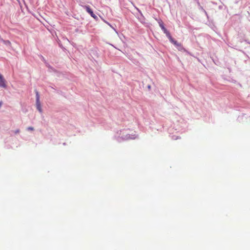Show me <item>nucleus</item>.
I'll return each instance as SVG.
<instances>
[{
    "instance_id": "1",
    "label": "nucleus",
    "mask_w": 250,
    "mask_h": 250,
    "mask_svg": "<svg viewBox=\"0 0 250 250\" xmlns=\"http://www.w3.org/2000/svg\"><path fill=\"white\" fill-rule=\"evenodd\" d=\"M0 86L2 87H6L5 81L2 75L0 74Z\"/></svg>"
},
{
    "instance_id": "2",
    "label": "nucleus",
    "mask_w": 250,
    "mask_h": 250,
    "mask_svg": "<svg viewBox=\"0 0 250 250\" xmlns=\"http://www.w3.org/2000/svg\"><path fill=\"white\" fill-rule=\"evenodd\" d=\"M159 26L161 28V29L163 30L164 32L166 34V36L169 33V32L167 30V29L165 27L164 24L162 22H160L159 23Z\"/></svg>"
},
{
    "instance_id": "3",
    "label": "nucleus",
    "mask_w": 250,
    "mask_h": 250,
    "mask_svg": "<svg viewBox=\"0 0 250 250\" xmlns=\"http://www.w3.org/2000/svg\"><path fill=\"white\" fill-rule=\"evenodd\" d=\"M83 7L85 9V10H86V11L89 14H90L91 13H92L93 12L92 10H91V9L90 8L89 6L88 5H85L83 6Z\"/></svg>"
},
{
    "instance_id": "4",
    "label": "nucleus",
    "mask_w": 250,
    "mask_h": 250,
    "mask_svg": "<svg viewBox=\"0 0 250 250\" xmlns=\"http://www.w3.org/2000/svg\"><path fill=\"white\" fill-rule=\"evenodd\" d=\"M36 106H37V108L38 109V110L40 112H42V108H41V103H40V101H39V102L36 101Z\"/></svg>"
},
{
    "instance_id": "5",
    "label": "nucleus",
    "mask_w": 250,
    "mask_h": 250,
    "mask_svg": "<svg viewBox=\"0 0 250 250\" xmlns=\"http://www.w3.org/2000/svg\"><path fill=\"white\" fill-rule=\"evenodd\" d=\"M167 38L169 39V41H170L171 42L173 43L175 40H174V39L172 38V37L170 35V34L169 33L168 34H167Z\"/></svg>"
},
{
    "instance_id": "6",
    "label": "nucleus",
    "mask_w": 250,
    "mask_h": 250,
    "mask_svg": "<svg viewBox=\"0 0 250 250\" xmlns=\"http://www.w3.org/2000/svg\"><path fill=\"white\" fill-rule=\"evenodd\" d=\"M36 101H40V95L39 94V92L38 91H36Z\"/></svg>"
},
{
    "instance_id": "7",
    "label": "nucleus",
    "mask_w": 250,
    "mask_h": 250,
    "mask_svg": "<svg viewBox=\"0 0 250 250\" xmlns=\"http://www.w3.org/2000/svg\"><path fill=\"white\" fill-rule=\"evenodd\" d=\"M90 15H91V16L92 17H93V18H94V19H96V18H97L96 16L94 14V13H93V12H92V13H91Z\"/></svg>"
},
{
    "instance_id": "8",
    "label": "nucleus",
    "mask_w": 250,
    "mask_h": 250,
    "mask_svg": "<svg viewBox=\"0 0 250 250\" xmlns=\"http://www.w3.org/2000/svg\"><path fill=\"white\" fill-rule=\"evenodd\" d=\"M27 129L29 130H34V128L33 127H28L27 128Z\"/></svg>"
},
{
    "instance_id": "9",
    "label": "nucleus",
    "mask_w": 250,
    "mask_h": 250,
    "mask_svg": "<svg viewBox=\"0 0 250 250\" xmlns=\"http://www.w3.org/2000/svg\"><path fill=\"white\" fill-rule=\"evenodd\" d=\"M173 43L175 45H178V43H177V42L176 41H174V42H173Z\"/></svg>"
},
{
    "instance_id": "10",
    "label": "nucleus",
    "mask_w": 250,
    "mask_h": 250,
    "mask_svg": "<svg viewBox=\"0 0 250 250\" xmlns=\"http://www.w3.org/2000/svg\"><path fill=\"white\" fill-rule=\"evenodd\" d=\"M173 43L175 45H178V43H177V42L176 41H174V42H173Z\"/></svg>"
},
{
    "instance_id": "11",
    "label": "nucleus",
    "mask_w": 250,
    "mask_h": 250,
    "mask_svg": "<svg viewBox=\"0 0 250 250\" xmlns=\"http://www.w3.org/2000/svg\"><path fill=\"white\" fill-rule=\"evenodd\" d=\"M20 132V130L19 129H17L15 131V133H18Z\"/></svg>"
},
{
    "instance_id": "12",
    "label": "nucleus",
    "mask_w": 250,
    "mask_h": 250,
    "mask_svg": "<svg viewBox=\"0 0 250 250\" xmlns=\"http://www.w3.org/2000/svg\"><path fill=\"white\" fill-rule=\"evenodd\" d=\"M10 43L9 41H7V43Z\"/></svg>"
},
{
    "instance_id": "13",
    "label": "nucleus",
    "mask_w": 250,
    "mask_h": 250,
    "mask_svg": "<svg viewBox=\"0 0 250 250\" xmlns=\"http://www.w3.org/2000/svg\"><path fill=\"white\" fill-rule=\"evenodd\" d=\"M10 43L9 41H7V43Z\"/></svg>"
},
{
    "instance_id": "14",
    "label": "nucleus",
    "mask_w": 250,
    "mask_h": 250,
    "mask_svg": "<svg viewBox=\"0 0 250 250\" xmlns=\"http://www.w3.org/2000/svg\"><path fill=\"white\" fill-rule=\"evenodd\" d=\"M1 102H0V106H1Z\"/></svg>"
}]
</instances>
